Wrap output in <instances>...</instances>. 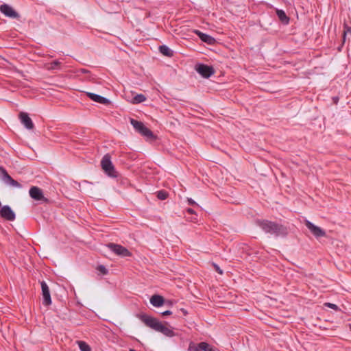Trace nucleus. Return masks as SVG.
<instances>
[{"label": "nucleus", "instance_id": "f257e3e1", "mask_svg": "<svg viewBox=\"0 0 351 351\" xmlns=\"http://www.w3.org/2000/svg\"><path fill=\"white\" fill-rule=\"evenodd\" d=\"M257 225L267 234H270L276 237H285L288 234L286 226L268 220H258Z\"/></svg>", "mask_w": 351, "mask_h": 351}, {"label": "nucleus", "instance_id": "f03ea898", "mask_svg": "<svg viewBox=\"0 0 351 351\" xmlns=\"http://www.w3.org/2000/svg\"><path fill=\"white\" fill-rule=\"evenodd\" d=\"M138 317L147 326L152 329L160 332L167 337H172L175 336L173 330L163 325L157 319L146 314L139 315Z\"/></svg>", "mask_w": 351, "mask_h": 351}, {"label": "nucleus", "instance_id": "7ed1b4c3", "mask_svg": "<svg viewBox=\"0 0 351 351\" xmlns=\"http://www.w3.org/2000/svg\"><path fill=\"white\" fill-rule=\"evenodd\" d=\"M101 166L105 173L110 178H117V172L112 163L110 156L106 154L101 159Z\"/></svg>", "mask_w": 351, "mask_h": 351}, {"label": "nucleus", "instance_id": "20e7f679", "mask_svg": "<svg viewBox=\"0 0 351 351\" xmlns=\"http://www.w3.org/2000/svg\"><path fill=\"white\" fill-rule=\"evenodd\" d=\"M0 176L1 180L7 185H10L14 188H21L22 185L16 180H14L7 172V171L3 167H0Z\"/></svg>", "mask_w": 351, "mask_h": 351}, {"label": "nucleus", "instance_id": "39448f33", "mask_svg": "<svg viewBox=\"0 0 351 351\" xmlns=\"http://www.w3.org/2000/svg\"><path fill=\"white\" fill-rule=\"evenodd\" d=\"M107 246L112 252L121 257H128L132 255L131 252L126 247L121 245L110 243Z\"/></svg>", "mask_w": 351, "mask_h": 351}, {"label": "nucleus", "instance_id": "423d86ee", "mask_svg": "<svg viewBox=\"0 0 351 351\" xmlns=\"http://www.w3.org/2000/svg\"><path fill=\"white\" fill-rule=\"evenodd\" d=\"M29 196L40 203H47L49 199L43 195L42 189L38 186H32L29 191Z\"/></svg>", "mask_w": 351, "mask_h": 351}, {"label": "nucleus", "instance_id": "0eeeda50", "mask_svg": "<svg viewBox=\"0 0 351 351\" xmlns=\"http://www.w3.org/2000/svg\"><path fill=\"white\" fill-rule=\"evenodd\" d=\"M197 72L204 78H208L214 74L215 71L213 66L204 64L196 65Z\"/></svg>", "mask_w": 351, "mask_h": 351}, {"label": "nucleus", "instance_id": "6e6552de", "mask_svg": "<svg viewBox=\"0 0 351 351\" xmlns=\"http://www.w3.org/2000/svg\"><path fill=\"white\" fill-rule=\"evenodd\" d=\"M43 295V304L45 306H49L51 304V298L49 288L45 281L40 282Z\"/></svg>", "mask_w": 351, "mask_h": 351}, {"label": "nucleus", "instance_id": "1a4fd4ad", "mask_svg": "<svg viewBox=\"0 0 351 351\" xmlns=\"http://www.w3.org/2000/svg\"><path fill=\"white\" fill-rule=\"evenodd\" d=\"M0 11L5 16L11 19H19L20 17L19 13L12 6L5 3L0 5Z\"/></svg>", "mask_w": 351, "mask_h": 351}, {"label": "nucleus", "instance_id": "9d476101", "mask_svg": "<svg viewBox=\"0 0 351 351\" xmlns=\"http://www.w3.org/2000/svg\"><path fill=\"white\" fill-rule=\"evenodd\" d=\"M305 225L307 228L310 230V232L316 237L319 238L324 237L326 235V232L321 228L314 225L312 222L308 220L305 221Z\"/></svg>", "mask_w": 351, "mask_h": 351}, {"label": "nucleus", "instance_id": "9b49d317", "mask_svg": "<svg viewBox=\"0 0 351 351\" xmlns=\"http://www.w3.org/2000/svg\"><path fill=\"white\" fill-rule=\"evenodd\" d=\"M0 217L8 221H14L15 219V213L9 206H3L0 209Z\"/></svg>", "mask_w": 351, "mask_h": 351}, {"label": "nucleus", "instance_id": "f8f14e48", "mask_svg": "<svg viewBox=\"0 0 351 351\" xmlns=\"http://www.w3.org/2000/svg\"><path fill=\"white\" fill-rule=\"evenodd\" d=\"M19 118L21 123L25 127V128L27 130H32L34 128V123L27 113L21 112L19 114Z\"/></svg>", "mask_w": 351, "mask_h": 351}, {"label": "nucleus", "instance_id": "ddd939ff", "mask_svg": "<svg viewBox=\"0 0 351 351\" xmlns=\"http://www.w3.org/2000/svg\"><path fill=\"white\" fill-rule=\"evenodd\" d=\"M86 95L91 100H93L95 102H97V103H99L101 104H104V105H108L110 103V101L108 98H106L99 95L93 93H89V92L86 93Z\"/></svg>", "mask_w": 351, "mask_h": 351}, {"label": "nucleus", "instance_id": "4468645a", "mask_svg": "<svg viewBox=\"0 0 351 351\" xmlns=\"http://www.w3.org/2000/svg\"><path fill=\"white\" fill-rule=\"evenodd\" d=\"M195 34L199 36L200 40L208 45H213L215 42V39L211 36L204 34L199 30H195Z\"/></svg>", "mask_w": 351, "mask_h": 351}, {"label": "nucleus", "instance_id": "2eb2a0df", "mask_svg": "<svg viewBox=\"0 0 351 351\" xmlns=\"http://www.w3.org/2000/svg\"><path fill=\"white\" fill-rule=\"evenodd\" d=\"M165 300L160 295H154L150 298V303L155 307H160L164 304Z\"/></svg>", "mask_w": 351, "mask_h": 351}, {"label": "nucleus", "instance_id": "dca6fc26", "mask_svg": "<svg viewBox=\"0 0 351 351\" xmlns=\"http://www.w3.org/2000/svg\"><path fill=\"white\" fill-rule=\"evenodd\" d=\"M276 14L280 21V22L284 25H287L289 23V18L287 16L286 13L282 10H276Z\"/></svg>", "mask_w": 351, "mask_h": 351}, {"label": "nucleus", "instance_id": "f3484780", "mask_svg": "<svg viewBox=\"0 0 351 351\" xmlns=\"http://www.w3.org/2000/svg\"><path fill=\"white\" fill-rule=\"evenodd\" d=\"M158 50L160 53L167 57H172L173 56V51L167 45H160L158 47Z\"/></svg>", "mask_w": 351, "mask_h": 351}, {"label": "nucleus", "instance_id": "a211bd4d", "mask_svg": "<svg viewBox=\"0 0 351 351\" xmlns=\"http://www.w3.org/2000/svg\"><path fill=\"white\" fill-rule=\"evenodd\" d=\"M193 346L195 348L199 349V351H201V350L215 351V349L206 342H201V343H198L197 346Z\"/></svg>", "mask_w": 351, "mask_h": 351}, {"label": "nucleus", "instance_id": "6ab92c4d", "mask_svg": "<svg viewBox=\"0 0 351 351\" xmlns=\"http://www.w3.org/2000/svg\"><path fill=\"white\" fill-rule=\"evenodd\" d=\"M130 123L133 126V128L135 129L136 132L138 133L141 132V131L144 128L145 125L143 122L135 120L134 119H130Z\"/></svg>", "mask_w": 351, "mask_h": 351}, {"label": "nucleus", "instance_id": "aec40b11", "mask_svg": "<svg viewBox=\"0 0 351 351\" xmlns=\"http://www.w3.org/2000/svg\"><path fill=\"white\" fill-rule=\"evenodd\" d=\"M140 134L148 139H152V138H155L153 132L145 125L144 126L143 130L141 131Z\"/></svg>", "mask_w": 351, "mask_h": 351}, {"label": "nucleus", "instance_id": "412c9836", "mask_svg": "<svg viewBox=\"0 0 351 351\" xmlns=\"http://www.w3.org/2000/svg\"><path fill=\"white\" fill-rule=\"evenodd\" d=\"M146 100V97L143 94H137L134 98H133V103L134 104H140Z\"/></svg>", "mask_w": 351, "mask_h": 351}, {"label": "nucleus", "instance_id": "4be33fe9", "mask_svg": "<svg viewBox=\"0 0 351 351\" xmlns=\"http://www.w3.org/2000/svg\"><path fill=\"white\" fill-rule=\"evenodd\" d=\"M81 351H91V348L86 342L80 341L77 342Z\"/></svg>", "mask_w": 351, "mask_h": 351}, {"label": "nucleus", "instance_id": "5701e85b", "mask_svg": "<svg viewBox=\"0 0 351 351\" xmlns=\"http://www.w3.org/2000/svg\"><path fill=\"white\" fill-rule=\"evenodd\" d=\"M348 34H350L351 36V27L345 23L343 25V43L346 40V36Z\"/></svg>", "mask_w": 351, "mask_h": 351}, {"label": "nucleus", "instance_id": "b1692460", "mask_svg": "<svg viewBox=\"0 0 351 351\" xmlns=\"http://www.w3.org/2000/svg\"><path fill=\"white\" fill-rule=\"evenodd\" d=\"M60 64L61 63L59 60H54L49 64L48 69H53V70L58 69H60Z\"/></svg>", "mask_w": 351, "mask_h": 351}, {"label": "nucleus", "instance_id": "393cba45", "mask_svg": "<svg viewBox=\"0 0 351 351\" xmlns=\"http://www.w3.org/2000/svg\"><path fill=\"white\" fill-rule=\"evenodd\" d=\"M157 197L159 199L165 200L167 197V193L165 191H159L157 192Z\"/></svg>", "mask_w": 351, "mask_h": 351}, {"label": "nucleus", "instance_id": "a878e982", "mask_svg": "<svg viewBox=\"0 0 351 351\" xmlns=\"http://www.w3.org/2000/svg\"><path fill=\"white\" fill-rule=\"evenodd\" d=\"M97 270L104 275H106L108 274V269L106 268V267L104 265H99L97 267Z\"/></svg>", "mask_w": 351, "mask_h": 351}, {"label": "nucleus", "instance_id": "bb28decb", "mask_svg": "<svg viewBox=\"0 0 351 351\" xmlns=\"http://www.w3.org/2000/svg\"><path fill=\"white\" fill-rule=\"evenodd\" d=\"M212 265H213V267L215 268V271H216L217 273H219V274H221H221H223V271H222V269H221V268L219 267V266L217 264H216V263H213V264H212Z\"/></svg>", "mask_w": 351, "mask_h": 351}, {"label": "nucleus", "instance_id": "cd10ccee", "mask_svg": "<svg viewBox=\"0 0 351 351\" xmlns=\"http://www.w3.org/2000/svg\"><path fill=\"white\" fill-rule=\"evenodd\" d=\"M187 202L189 205H195V206H198V204L191 198H188Z\"/></svg>", "mask_w": 351, "mask_h": 351}, {"label": "nucleus", "instance_id": "c85d7f7f", "mask_svg": "<svg viewBox=\"0 0 351 351\" xmlns=\"http://www.w3.org/2000/svg\"><path fill=\"white\" fill-rule=\"evenodd\" d=\"M326 306L332 308V309H337V306L335 304H332V303H327L326 304Z\"/></svg>", "mask_w": 351, "mask_h": 351}, {"label": "nucleus", "instance_id": "c756f323", "mask_svg": "<svg viewBox=\"0 0 351 351\" xmlns=\"http://www.w3.org/2000/svg\"><path fill=\"white\" fill-rule=\"evenodd\" d=\"M161 314L164 316H166V315H170L172 314V312L169 310H167L162 313H161Z\"/></svg>", "mask_w": 351, "mask_h": 351}, {"label": "nucleus", "instance_id": "7c9ffc66", "mask_svg": "<svg viewBox=\"0 0 351 351\" xmlns=\"http://www.w3.org/2000/svg\"><path fill=\"white\" fill-rule=\"evenodd\" d=\"M186 212L188 213L189 214H191V215L195 214V211L192 208H187L186 210Z\"/></svg>", "mask_w": 351, "mask_h": 351}, {"label": "nucleus", "instance_id": "2f4dec72", "mask_svg": "<svg viewBox=\"0 0 351 351\" xmlns=\"http://www.w3.org/2000/svg\"><path fill=\"white\" fill-rule=\"evenodd\" d=\"M188 351H199V349L195 348L193 346L190 345Z\"/></svg>", "mask_w": 351, "mask_h": 351}, {"label": "nucleus", "instance_id": "473e14b6", "mask_svg": "<svg viewBox=\"0 0 351 351\" xmlns=\"http://www.w3.org/2000/svg\"><path fill=\"white\" fill-rule=\"evenodd\" d=\"M180 311L182 312V313L184 315H186L188 314V312L186 309L184 308H181Z\"/></svg>", "mask_w": 351, "mask_h": 351}, {"label": "nucleus", "instance_id": "72a5a7b5", "mask_svg": "<svg viewBox=\"0 0 351 351\" xmlns=\"http://www.w3.org/2000/svg\"><path fill=\"white\" fill-rule=\"evenodd\" d=\"M333 100H334L335 103V104H337V101H338V100H339V98H338V97H333Z\"/></svg>", "mask_w": 351, "mask_h": 351}, {"label": "nucleus", "instance_id": "f704fd0d", "mask_svg": "<svg viewBox=\"0 0 351 351\" xmlns=\"http://www.w3.org/2000/svg\"><path fill=\"white\" fill-rule=\"evenodd\" d=\"M193 220H196V217H194V218L192 219V221H193Z\"/></svg>", "mask_w": 351, "mask_h": 351}, {"label": "nucleus", "instance_id": "c9c22d12", "mask_svg": "<svg viewBox=\"0 0 351 351\" xmlns=\"http://www.w3.org/2000/svg\"><path fill=\"white\" fill-rule=\"evenodd\" d=\"M350 329L351 330V324L349 325Z\"/></svg>", "mask_w": 351, "mask_h": 351}]
</instances>
